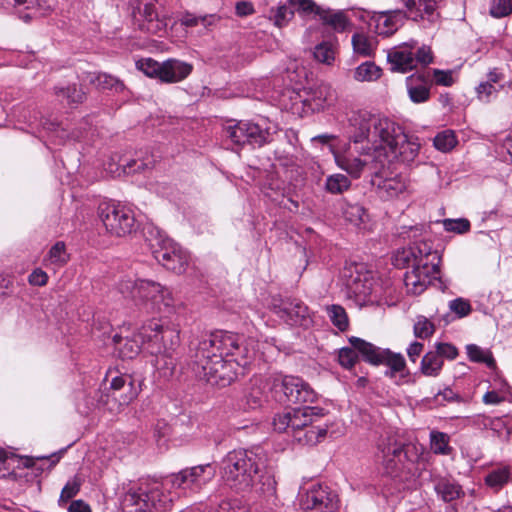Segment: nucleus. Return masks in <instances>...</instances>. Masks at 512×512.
<instances>
[{"instance_id": "b1692460", "label": "nucleus", "mask_w": 512, "mask_h": 512, "mask_svg": "<svg viewBox=\"0 0 512 512\" xmlns=\"http://www.w3.org/2000/svg\"><path fill=\"white\" fill-rule=\"evenodd\" d=\"M413 21L435 23L439 19L436 0H400Z\"/></svg>"}, {"instance_id": "09e8293b", "label": "nucleus", "mask_w": 512, "mask_h": 512, "mask_svg": "<svg viewBox=\"0 0 512 512\" xmlns=\"http://www.w3.org/2000/svg\"><path fill=\"white\" fill-rule=\"evenodd\" d=\"M265 401V394L260 385L253 384L244 395L245 406L249 409L261 407Z\"/></svg>"}, {"instance_id": "680f3d73", "label": "nucleus", "mask_w": 512, "mask_h": 512, "mask_svg": "<svg viewBox=\"0 0 512 512\" xmlns=\"http://www.w3.org/2000/svg\"><path fill=\"white\" fill-rule=\"evenodd\" d=\"M288 2L297 11L304 14L314 13L317 15V11L323 8L318 6L313 0H288Z\"/></svg>"}, {"instance_id": "6e6552de", "label": "nucleus", "mask_w": 512, "mask_h": 512, "mask_svg": "<svg viewBox=\"0 0 512 512\" xmlns=\"http://www.w3.org/2000/svg\"><path fill=\"white\" fill-rule=\"evenodd\" d=\"M143 236L154 258L167 270L177 274L185 271L189 256L177 243L168 238L158 227L147 224Z\"/></svg>"}, {"instance_id": "39448f33", "label": "nucleus", "mask_w": 512, "mask_h": 512, "mask_svg": "<svg viewBox=\"0 0 512 512\" xmlns=\"http://www.w3.org/2000/svg\"><path fill=\"white\" fill-rule=\"evenodd\" d=\"M143 351L155 357L154 365L164 369L165 374L175 368L174 352L180 344L179 331L170 326H163L158 320L145 323L139 330Z\"/></svg>"}, {"instance_id": "a18cd8bd", "label": "nucleus", "mask_w": 512, "mask_h": 512, "mask_svg": "<svg viewBox=\"0 0 512 512\" xmlns=\"http://www.w3.org/2000/svg\"><path fill=\"white\" fill-rule=\"evenodd\" d=\"M328 317L335 327L340 331L347 330L349 320L345 309L340 305H330L326 308Z\"/></svg>"}, {"instance_id": "c9c22d12", "label": "nucleus", "mask_w": 512, "mask_h": 512, "mask_svg": "<svg viewBox=\"0 0 512 512\" xmlns=\"http://www.w3.org/2000/svg\"><path fill=\"white\" fill-rule=\"evenodd\" d=\"M351 42L354 52L363 57H370L376 49L374 39L364 33L357 32L353 34Z\"/></svg>"}, {"instance_id": "ddd939ff", "label": "nucleus", "mask_w": 512, "mask_h": 512, "mask_svg": "<svg viewBox=\"0 0 512 512\" xmlns=\"http://www.w3.org/2000/svg\"><path fill=\"white\" fill-rule=\"evenodd\" d=\"M272 312L289 326L308 328L312 324L309 308L296 298L274 299L271 305Z\"/></svg>"}, {"instance_id": "9b49d317", "label": "nucleus", "mask_w": 512, "mask_h": 512, "mask_svg": "<svg viewBox=\"0 0 512 512\" xmlns=\"http://www.w3.org/2000/svg\"><path fill=\"white\" fill-rule=\"evenodd\" d=\"M98 217L112 236L124 237L136 231L137 225L133 210L119 203L103 202L98 206Z\"/></svg>"}, {"instance_id": "4c0bfd02", "label": "nucleus", "mask_w": 512, "mask_h": 512, "mask_svg": "<svg viewBox=\"0 0 512 512\" xmlns=\"http://www.w3.org/2000/svg\"><path fill=\"white\" fill-rule=\"evenodd\" d=\"M334 91L327 84L319 85L312 93L313 108L320 110L330 106L334 101Z\"/></svg>"}, {"instance_id": "393cba45", "label": "nucleus", "mask_w": 512, "mask_h": 512, "mask_svg": "<svg viewBox=\"0 0 512 512\" xmlns=\"http://www.w3.org/2000/svg\"><path fill=\"white\" fill-rule=\"evenodd\" d=\"M419 150L420 143L418 142V139H409L404 134V140H401L399 145H395L393 150L386 152L382 159H385V167L396 160H400L401 162L408 164L414 161L419 154Z\"/></svg>"}, {"instance_id": "7ed1b4c3", "label": "nucleus", "mask_w": 512, "mask_h": 512, "mask_svg": "<svg viewBox=\"0 0 512 512\" xmlns=\"http://www.w3.org/2000/svg\"><path fill=\"white\" fill-rule=\"evenodd\" d=\"M349 123L352 128L351 138L356 142L367 141L373 144V150H381L382 157L404 140L402 127L384 115L357 111L352 114Z\"/></svg>"}, {"instance_id": "a19ab883", "label": "nucleus", "mask_w": 512, "mask_h": 512, "mask_svg": "<svg viewBox=\"0 0 512 512\" xmlns=\"http://www.w3.org/2000/svg\"><path fill=\"white\" fill-rule=\"evenodd\" d=\"M90 82L95 84L98 88L115 90L116 92L123 91L125 88L124 83L120 79L107 73L92 75Z\"/></svg>"}, {"instance_id": "69168bd1", "label": "nucleus", "mask_w": 512, "mask_h": 512, "mask_svg": "<svg viewBox=\"0 0 512 512\" xmlns=\"http://www.w3.org/2000/svg\"><path fill=\"white\" fill-rule=\"evenodd\" d=\"M435 351L440 355V358L454 360L458 356V349L450 343H435Z\"/></svg>"}, {"instance_id": "338daca9", "label": "nucleus", "mask_w": 512, "mask_h": 512, "mask_svg": "<svg viewBox=\"0 0 512 512\" xmlns=\"http://www.w3.org/2000/svg\"><path fill=\"white\" fill-rule=\"evenodd\" d=\"M478 98L483 102H489L491 98L498 92L495 85L490 82H482L476 88Z\"/></svg>"}, {"instance_id": "c85d7f7f", "label": "nucleus", "mask_w": 512, "mask_h": 512, "mask_svg": "<svg viewBox=\"0 0 512 512\" xmlns=\"http://www.w3.org/2000/svg\"><path fill=\"white\" fill-rule=\"evenodd\" d=\"M437 495L445 502H451L464 495L462 487L454 480L441 478L434 486Z\"/></svg>"}, {"instance_id": "8fccbe9b", "label": "nucleus", "mask_w": 512, "mask_h": 512, "mask_svg": "<svg viewBox=\"0 0 512 512\" xmlns=\"http://www.w3.org/2000/svg\"><path fill=\"white\" fill-rule=\"evenodd\" d=\"M433 143L437 150L448 152L455 147L457 139L453 131L445 130L435 136Z\"/></svg>"}, {"instance_id": "bf43d9fd", "label": "nucleus", "mask_w": 512, "mask_h": 512, "mask_svg": "<svg viewBox=\"0 0 512 512\" xmlns=\"http://www.w3.org/2000/svg\"><path fill=\"white\" fill-rule=\"evenodd\" d=\"M449 308L459 318L468 316L472 311L470 302L464 298H456L451 300L449 302Z\"/></svg>"}, {"instance_id": "f8f14e48", "label": "nucleus", "mask_w": 512, "mask_h": 512, "mask_svg": "<svg viewBox=\"0 0 512 512\" xmlns=\"http://www.w3.org/2000/svg\"><path fill=\"white\" fill-rule=\"evenodd\" d=\"M138 70L150 78H156L163 83H178L186 79L192 72L193 66L187 62L170 58L158 62L145 58L136 62Z\"/></svg>"}, {"instance_id": "2eb2a0df", "label": "nucleus", "mask_w": 512, "mask_h": 512, "mask_svg": "<svg viewBox=\"0 0 512 512\" xmlns=\"http://www.w3.org/2000/svg\"><path fill=\"white\" fill-rule=\"evenodd\" d=\"M172 499L165 495L159 485H154L147 491L142 489L127 491L123 497L125 506H137L139 510H155L160 512L167 509Z\"/></svg>"}, {"instance_id": "aec40b11", "label": "nucleus", "mask_w": 512, "mask_h": 512, "mask_svg": "<svg viewBox=\"0 0 512 512\" xmlns=\"http://www.w3.org/2000/svg\"><path fill=\"white\" fill-rule=\"evenodd\" d=\"M408 451H404V445L394 435L381 436L377 443V459L381 461L387 472H393L397 463L407 457Z\"/></svg>"}, {"instance_id": "5701e85b", "label": "nucleus", "mask_w": 512, "mask_h": 512, "mask_svg": "<svg viewBox=\"0 0 512 512\" xmlns=\"http://www.w3.org/2000/svg\"><path fill=\"white\" fill-rule=\"evenodd\" d=\"M1 4L6 8L15 9L19 18L29 21L46 14L51 8L47 4V0L40 2L39 0H0Z\"/></svg>"}, {"instance_id": "c03bdc74", "label": "nucleus", "mask_w": 512, "mask_h": 512, "mask_svg": "<svg viewBox=\"0 0 512 512\" xmlns=\"http://www.w3.org/2000/svg\"><path fill=\"white\" fill-rule=\"evenodd\" d=\"M435 332V324L427 317L418 315L413 325V333L416 338L429 339Z\"/></svg>"}, {"instance_id": "e2e57ef3", "label": "nucleus", "mask_w": 512, "mask_h": 512, "mask_svg": "<svg viewBox=\"0 0 512 512\" xmlns=\"http://www.w3.org/2000/svg\"><path fill=\"white\" fill-rule=\"evenodd\" d=\"M507 387V383L505 381L501 382V388L499 391L491 390L487 391L483 396V402L487 405H496L505 400V395L502 393L503 390Z\"/></svg>"}, {"instance_id": "f03ea898", "label": "nucleus", "mask_w": 512, "mask_h": 512, "mask_svg": "<svg viewBox=\"0 0 512 512\" xmlns=\"http://www.w3.org/2000/svg\"><path fill=\"white\" fill-rule=\"evenodd\" d=\"M263 464L264 456L260 448L233 450L221 460V478L237 492H246L255 487L256 492L269 501L276 495V481L269 472L262 473Z\"/></svg>"}, {"instance_id": "0e129e2a", "label": "nucleus", "mask_w": 512, "mask_h": 512, "mask_svg": "<svg viewBox=\"0 0 512 512\" xmlns=\"http://www.w3.org/2000/svg\"><path fill=\"white\" fill-rule=\"evenodd\" d=\"M415 68L417 65L427 66L433 61V55L429 46L423 45L417 49L416 54L414 53Z\"/></svg>"}, {"instance_id": "7c9ffc66", "label": "nucleus", "mask_w": 512, "mask_h": 512, "mask_svg": "<svg viewBox=\"0 0 512 512\" xmlns=\"http://www.w3.org/2000/svg\"><path fill=\"white\" fill-rule=\"evenodd\" d=\"M343 217L357 228H365L369 219L365 208L359 204H346L343 208Z\"/></svg>"}, {"instance_id": "c756f323", "label": "nucleus", "mask_w": 512, "mask_h": 512, "mask_svg": "<svg viewBox=\"0 0 512 512\" xmlns=\"http://www.w3.org/2000/svg\"><path fill=\"white\" fill-rule=\"evenodd\" d=\"M434 278L422 275L421 272L411 270L406 272L404 284L408 293L419 295L424 292Z\"/></svg>"}, {"instance_id": "13d9d810", "label": "nucleus", "mask_w": 512, "mask_h": 512, "mask_svg": "<svg viewBox=\"0 0 512 512\" xmlns=\"http://www.w3.org/2000/svg\"><path fill=\"white\" fill-rule=\"evenodd\" d=\"M443 225L446 231L465 234L470 230V222L465 218L445 219Z\"/></svg>"}, {"instance_id": "4468645a", "label": "nucleus", "mask_w": 512, "mask_h": 512, "mask_svg": "<svg viewBox=\"0 0 512 512\" xmlns=\"http://www.w3.org/2000/svg\"><path fill=\"white\" fill-rule=\"evenodd\" d=\"M214 475L215 471L210 464L197 465L171 475L165 483L170 484L173 488L199 491L213 479Z\"/></svg>"}, {"instance_id": "864d4df0", "label": "nucleus", "mask_w": 512, "mask_h": 512, "mask_svg": "<svg viewBox=\"0 0 512 512\" xmlns=\"http://www.w3.org/2000/svg\"><path fill=\"white\" fill-rule=\"evenodd\" d=\"M350 345H352L350 343ZM358 354L361 353L355 347H343L338 352L339 364L346 369L352 368L358 361Z\"/></svg>"}, {"instance_id": "423d86ee", "label": "nucleus", "mask_w": 512, "mask_h": 512, "mask_svg": "<svg viewBox=\"0 0 512 512\" xmlns=\"http://www.w3.org/2000/svg\"><path fill=\"white\" fill-rule=\"evenodd\" d=\"M124 298L146 313L168 310L174 305L171 291L158 282L149 279H121L117 285Z\"/></svg>"}, {"instance_id": "de8ad7c7", "label": "nucleus", "mask_w": 512, "mask_h": 512, "mask_svg": "<svg viewBox=\"0 0 512 512\" xmlns=\"http://www.w3.org/2000/svg\"><path fill=\"white\" fill-rule=\"evenodd\" d=\"M69 256L66 252L64 242L59 241L55 243L49 250L45 261L57 267L63 266L67 263Z\"/></svg>"}, {"instance_id": "f3484780", "label": "nucleus", "mask_w": 512, "mask_h": 512, "mask_svg": "<svg viewBox=\"0 0 512 512\" xmlns=\"http://www.w3.org/2000/svg\"><path fill=\"white\" fill-rule=\"evenodd\" d=\"M337 495L322 484H312L300 496V506L311 512H334L337 509Z\"/></svg>"}, {"instance_id": "a211bd4d", "label": "nucleus", "mask_w": 512, "mask_h": 512, "mask_svg": "<svg viewBox=\"0 0 512 512\" xmlns=\"http://www.w3.org/2000/svg\"><path fill=\"white\" fill-rule=\"evenodd\" d=\"M273 387H280L283 398L280 401L289 403H313L317 394L311 386L303 379L296 376H284L281 379H275Z\"/></svg>"}, {"instance_id": "f704fd0d", "label": "nucleus", "mask_w": 512, "mask_h": 512, "mask_svg": "<svg viewBox=\"0 0 512 512\" xmlns=\"http://www.w3.org/2000/svg\"><path fill=\"white\" fill-rule=\"evenodd\" d=\"M511 477V469L508 466H501L496 469L491 470L485 476V484L494 489L495 491H499L503 488L504 485L508 483Z\"/></svg>"}, {"instance_id": "e433bc0d", "label": "nucleus", "mask_w": 512, "mask_h": 512, "mask_svg": "<svg viewBox=\"0 0 512 512\" xmlns=\"http://www.w3.org/2000/svg\"><path fill=\"white\" fill-rule=\"evenodd\" d=\"M450 437L448 434L440 431L430 432V449L437 455H450L452 447L449 445Z\"/></svg>"}, {"instance_id": "4be33fe9", "label": "nucleus", "mask_w": 512, "mask_h": 512, "mask_svg": "<svg viewBox=\"0 0 512 512\" xmlns=\"http://www.w3.org/2000/svg\"><path fill=\"white\" fill-rule=\"evenodd\" d=\"M407 15L402 10L374 12L369 25L374 24L375 32L379 35L390 36L403 26Z\"/></svg>"}, {"instance_id": "473e14b6", "label": "nucleus", "mask_w": 512, "mask_h": 512, "mask_svg": "<svg viewBox=\"0 0 512 512\" xmlns=\"http://www.w3.org/2000/svg\"><path fill=\"white\" fill-rule=\"evenodd\" d=\"M466 352L470 361L484 363L490 369L496 368V361L489 349H484L476 344H468Z\"/></svg>"}, {"instance_id": "5fc2aeb1", "label": "nucleus", "mask_w": 512, "mask_h": 512, "mask_svg": "<svg viewBox=\"0 0 512 512\" xmlns=\"http://www.w3.org/2000/svg\"><path fill=\"white\" fill-rule=\"evenodd\" d=\"M81 487V480L78 476H74L73 479L69 480L65 486L63 487L60 497H59V505H63L67 503L70 499H72L79 492Z\"/></svg>"}, {"instance_id": "a878e982", "label": "nucleus", "mask_w": 512, "mask_h": 512, "mask_svg": "<svg viewBox=\"0 0 512 512\" xmlns=\"http://www.w3.org/2000/svg\"><path fill=\"white\" fill-rule=\"evenodd\" d=\"M375 177L379 180H373V184L377 186L378 193L382 198L397 197L406 189V179L401 174L384 177V169H382L381 173Z\"/></svg>"}, {"instance_id": "4d7b16f0", "label": "nucleus", "mask_w": 512, "mask_h": 512, "mask_svg": "<svg viewBox=\"0 0 512 512\" xmlns=\"http://www.w3.org/2000/svg\"><path fill=\"white\" fill-rule=\"evenodd\" d=\"M479 424L486 429L494 431L499 436L507 428V422L504 417L481 416Z\"/></svg>"}, {"instance_id": "1a4fd4ad", "label": "nucleus", "mask_w": 512, "mask_h": 512, "mask_svg": "<svg viewBox=\"0 0 512 512\" xmlns=\"http://www.w3.org/2000/svg\"><path fill=\"white\" fill-rule=\"evenodd\" d=\"M441 257L430 242H416L408 248L399 249L393 256V263L398 268L411 266L424 276L436 279L440 272Z\"/></svg>"}, {"instance_id": "58836bf2", "label": "nucleus", "mask_w": 512, "mask_h": 512, "mask_svg": "<svg viewBox=\"0 0 512 512\" xmlns=\"http://www.w3.org/2000/svg\"><path fill=\"white\" fill-rule=\"evenodd\" d=\"M381 77V69L374 62H364L354 71V79L360 82L376 81Z\"/></svg>"}, {"instance_id": "0eeeda50", "label": "nucleus", "mask_w": 512, "mask_h": 512, "mask_svg": "<svg viewBox=\"0 0 512 512\" xmlns=\"http://www.w3.org/2000/svg\"><path fill=\"white\" fill-rule=\"evenodd\" d=\"M360 143L352 138V142L338 147L330 146L336 165L354 179L360 178L365 172L378 176L385 169L381 150L360 146Z\"/></svg>"}, {"instance_id": "cd10ccee", "label": "nucleus", "mask_w": 512, "mask_h": 512, "mask_svg": "<svg viewBox=\"0 0 512 512\" xmlns=\"http://www.w3.org/2000/svg\"><path fill=\"white\" fill-rule=\"evenodd\" d=\"M113 342L122 358L133 359L143 350V343L139 338V333L134 338H123L120 335H114Z\"/></svg>"}, {"instance_id": "9d476101", "label": "nucleus", "mask_w": 512, "mask_h": 512, "mask_svg": "<svg viewBox=\"0 0 512 512\" xmlns=\"http://www.w3.org/2000/svg\"><path fill=\"white\" fill-rule=\"evenodd\" d=\"M349 343L358 349L362 358L373 365H386L385 376L394 378L396 375L405 376L406 361L402 354L394 353L389 349H382L358 337H350Z\"/></svg>"}, {"instance_id": "f257e3e1", "label": "nucleus", "mask_w": 512, "mask_h": 512, "mask_svg": "<svg viewBox=\"0 0 512 512\" xmlns=\"http://www.w3.org/2000/svg\"><path fill=\"white\" fill-rule=\"evenodd\" d=\"M255 356L253 339L245 340L230 332L216 331L199 341L191 369L199 379L225 387L245 373Z\"/></svg>"}, {"instance_id": "72a5a7b5", "label": "nucleus", "mask_w": 512, "mask_h": 512, "mask_svg": "<svg viewBox=\"0 0 512 512\" xmlns=\"http://www.w3.org/2000/svg\"><path fill=\"white\" fill-rule=\"evenodd\" d=\"M351 180L347 175L334 173L327 176L324 189L327 193L337 195L348 191L351 187Z\"/></svg>"}, {"instance_id": "dca6fc26", "label": "nucleus", "mask_w": 512, "mask_h": 512, "mask_svg": "<svg viewBox=\"0 0 512 512\" xmlns=\"http://www.w3.org/2000/svg\"><path fill=\"white\" fill-rule=\"evenodd\" d=\"M269 136L267 129L252 122L239 121L225 128V137L238 146L250 144L260 147L268 142Z\"/></svg>"}, {"instance_id": "052dcab7", "label": "nucleus", "mask_w": 512, "mask_h": 512, "mask_svg": "<svg viewBox=\"0 0 512 512\" xmlns=\"http://www.w3.org/2000/svg\"><path fill=\"white\" fill-rule=\"evenodd\" d=\"M271 12L273 13L274 23L278 27L286 25L294 15V11L286 5H280L275 11L272 10Z\"/></svg>"}, {"instance_id": "79ce46f5", "label": "nucleus", "mask_w": 512, "mask_h": 512, "mask_svg": "<svg viewBox=\"0 0 512 512\" xmlns=\"http://www.w3.org/2000/svg\"><path fill=\"white\" fill-rule=\"evenodd\" d=\"M420 78H415L414 76H410L407 78V89L408 95L412 102L414 103H423L429 99L430 93L429 89L423 84H414Z\"/></svg>"}, {"instance_id": "6ab92c4d", "label": "nucleus", "mask_w": 512, "mask_h": 512, "mask_svg": "<svg viewBox=\"0 0 512 512\" xmlns=\"http://www.w3.org/2000/svg\"><path fill=\"white\" fill-rule=\"evenodd\" d=\"M139 2L136 7L141 23L142 30L151 34H159L166 32L169 19L163 11H160L154 0H137Z\"/></svg>"}, {"instance_id": "603ef678", "label": "nucleus", "mask_w": 512, "mask_h": 512, "mask_svg": "<svg viewBox=\"0 0 512 512\" xmlns=\"http://www.w3.org/2000/svg\"><path fill=\"white\" fill-rule=\"evenodd\" d=\"M127 381H128V386L130 387V392H129V395H126L122 400V402L126 403V404L129 403L130 401H132L138 395V390L133 387V383H132V381H130V377L129 376H117V377H114L110 383V388L114 391H118L125 387Z\"/></svg>"}, {"instance_id": "20e7f679", "label": "nucleus", "mask_w": 512, "mask_h": 512, "mask_svg": "<svg viewBox=\"0 0 512 512\" xmlns=\"http://www.w3.org/2000/svg\"><path fill=\"white\" fill-rule=\"evenodd\" d=\"M325 415L320 407L304 406L285 410L274 416L273 427L278 432L291 434L299 443L315 445L323 439L328 426H314L313 423Z\"/></svg>"}, {"instance_id": "2f4dec72", "label": "nucleus", "mask_w": 512, "mask_h": 512, "mask_svg": "<svg viewBox=\"0 0 512 512\" xmlns=\"http://www.w3.org/2000/svg\"><path fill=\"white\" fill-rule=\"evenodd\" d=\"M443 364V359L440 358L436 351H429L421 360L420 370L425 376L437 377L442 370Z\"/></svg>"}, {"instance_id": "ea45409f", "label": "nucleus", "mask_w": 512, "mask_h": 512, "mask_svg": "<svg viewBox=\"0 0 512 512\" xmlns=\"http://www.w3.org/2000/svg\"><path fill=\"white\" fill-rule=\"evenodd\" d=\"M54 92L60 100H66L68 104L82 103L85 99V93L76 84L67 87L56 86Z\"/></svg>"}, {"instance_id": "774afa93", "label": "nucleus", "mask_w": 512, "mask_h": 512, "mask_svg": "<svg viewBox=\"0 0 512 512\" xmlns=\"http://www.w3.org/2000/svg\"><path fill=\"white\" fill-rule=\"evenodd\" d=\"M235 13L239 17H246L254 14L255 8L252 2L240 0L235 4Z\"/></svg>"}, {"instance_id": "3c124183", "label": "nucleus", "mask_w": 512, "mask_h": 512, "mask_svg": "<svg viewBox=\"0 0 512 512\" xmlns=\"http://www.w3.org/2000/svg\"><path fill=\"white\" fill-rule=\"evenodd\" d=\"M489 14L495 19L508 17L512 14L511 0H491Z\"/></svg>"}, {"instance_id": "bb28decb", "label": "nucleus", "mask_w": 512, "mask_h": 512, "mask_svg": "<svg viewBox=\"0 0 512 512\" xmlns=\"http://www.w3.org/2000/svg\"><path fill=\"white\" fill-rule=\"evenodd\" d=\"M317 16L324 25L330 26L335 32L342 33L351 26V21L342 10L333 11L322 8L317 11Z\"/></svg>"}, {"instance_id": "37998d69", "label": "nucleus", "mask_w": 512, "mask_h": 512, "mask_svg": "<svg viewBox=\"0 0 512 512\" xmlns=\"http://www.w3.org/2000/svg\"><path fill=\"white\" fill-rule=\"evenodd\" d=\"M207 512H249L247 505L238 498L224 499L216 505H211Z\"/></svg>"}, {"instance_id": "49530a36", "label": "nucleus", "mask_w": 512, "mask_h": 512, "mask_svg": "<svg viewBox=\"0 0 512 512\" xmlns=\"http://www.w3.org/2000/svg\"><path fill=\"white\" fill-rule=\"evenodd\" d=\"M336 46L331 42L318 44L313 52L314 58L323 64L331 65L335 60Z\"/></svg>"}, {"instance_id": "6e6d98bb", "label": "nucleus", "mask_w": 512, "mask_h": 512, "mask_svg": "<svg viewBox=\"0 0 512 512\" xmlns=\"http://www.w3.org/2000/svg\"><path fill=\"white\" fill-rule=\"evenodd\" d=\"M216 20L215 15H205L197 17L192 13L186 12L183 14V16L180 19V22L182 25L186 27H194L197 26L199 23L204 25L205 27L213 25Z\"/></svg>"}, {"instance_id": "412c9836", "label": "nucleus", "mask_w": 512, "mask_h": 512, "mask_svg": "<svg viewBox=\"0 0 512 512\" xmlns=\"http://www.w3.org/2000/svg\"><path fill=\"white\" fill-rule=\"evenodd\" d=\"M417 46L415 40L393 47L387 53V60L393 72L407 73L415 69L414 50Z\"/></svg>"}]
</instances>
